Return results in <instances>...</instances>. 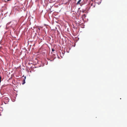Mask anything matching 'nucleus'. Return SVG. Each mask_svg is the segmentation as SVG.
Returning a JSON list of instances; mask_svg holds the SVG:
<instances>
[{
  "label": "nucleus",
  "mask_w": 127,
  "mask_h": 127,
  "mask_svg": "<svg viewBox=\"0 0 127 127\" xmlns=\"http://www.w3.org/2000/svg\"><path fill=\"white\" fill-rule=\"evenodd\" d=\"M25 83V79H23V81L22 84H24Z\"/></svg>",
  "instance_id": "20e7f679"
},
{
  "label": "nucleus",
  "mask_w": 127,
  "mask_h": 127,
  "mask_svg": "<svg viewBox=\"0 0 127 127\" xmlns=\"http://www.w3.org/2000/svg\"><path fill=\"white\" fill-rule=\"evenodd\" d=\"M85 14H84L83 15H82V17H85Z\"/></svg>",
  "instance_id": "423d86ee"
},
{
  "label": "nucleus",
  "mask_w": 127,
  "mask_h": 127,
  "mask_svg": "<svg viewBox=\"0 0 127 127\" xmlns=\"http://www.w3.org/2000/svg\"><path fill=\"white\" fill-rule=\"evenodd\" d=\"M11 23V22H9L7 24H6V26H7L10 23Z\"/></svg>",
  "instance_id": "39448f33"
},
{
  "label": "nucleus",
  "mask_w": 127,
  "mask_h": 127,
  "mask_svg": "<svg viewBox=\"0 0 127 127\" xmlns=\"http://www.w3.org/2000/svg\"><path fill=\"white\" fill-rule=\"evenodd\" d=\"M81 0H79L77 3V4H81Z\"/></svg>",
  "instance_id": "7ed1b4c3"
},
{
  "label": "nucleus",
  "mask_w": 127,
  "mask_h": 127,
  "mask_svg": "<svg viewBox=\"0 0 127 127\" xmlns=\"http://www.w3.org/2000/svg\"><path fill=\"white\" fill-rule=\"evenodd\" d=\"M95 3H91L90 4V8H93L95 7Z\"/></svg>",
  "instance_id": "f03ea898"
},
{
  "label": "nucleus",
  "mask_w": 127,
  "mask_h": 127,
  "mask_svg": "<svg viewBox=\"0 0 127 127\" xmlns=\"http://www.w3.org/2000/svg\"><path fill=\"white\" fill-rule=\"evenodd\" d=\"M54 51V49H52V51Z\"/></svg>",
  "instance_id": "1a4fd4ad"
},
{
  "label": "nucleus",
  "mask_w": 127,
  "mask_h": 127,
  "mask_svg": "<svg viewBox=\"0 0 127 127\" xmlns=\"http://www.w3.org/2000/svg\"><path fill=\"white\" fill-rule=\"evenodd\" d=\"M26 78V76H25L24 77V79H25V80Z\"/></svg>",
  "instance_id": "6e6552de"
},
{
  "label": "nucleus",
  "mask_w": 127,
  "mask_h": 127,
  "mask_svg": "<svg viewBox=\"0 0 127 127\" xmlns=\"http://www.w3.org/2000/svg\"><path fill=\"white\" fill-rule=\"evenodd\" d=\"M1 77L0 76V83L1 82Z\"/></svg>",
  "instance_id": "0eeeda50"
},
{
  "label": "nucleus",
  "mask_w": 127,
  "mask_h": 127,
  "mask_svg": "<svg viewBox=\"0 0 127 127\" xmlns=\"http://www.w3.org/2000/svg\"><path fill=\"white\" fill-rule=\"evenodd\" d=\"M69 1V0H63V2L62 4H68L69 3L68 2Z\"/></svg>",
  "instance_id": "f257e3e1"
}]
</instances>
